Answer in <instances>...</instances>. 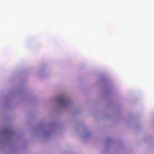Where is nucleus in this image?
Segmentation results:
<instances>
[{"label": "nucleus", "instance_id": "nucleus-1", "mask_svg": "<svg viewBox=\"0 0 154 154\" xmlns=\"http://www.w3.org/2000/svg\"><path fill=\"white\" fill-rule=\"evenodd\" d=\"M65 101V99L64 98H61L60 99L58 102L60 103H63Z\"/></svg>", "mask_w": 154, "mask_h": 154}]
</instances>
